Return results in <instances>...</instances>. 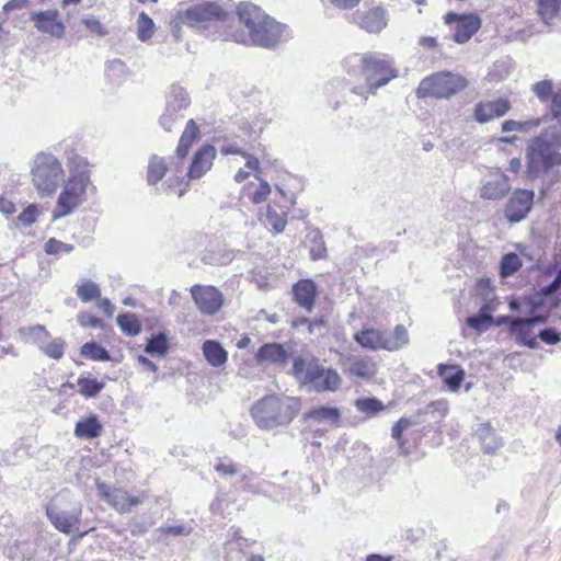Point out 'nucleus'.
<instances>
[{
  "label": "nucleus",
  "instance_id": "4468645a",
  "mask_svg": "<svg viewBox=\"0 0 561 561\" xmlns=\"http://www.w3.org/2000/svg\"><path fill=\"white\" fill-rule=\"evenodd\" d=\"M534 197L535 192L531 190H515L505 204L504 218L511 224L523 221L533 208Z\"/></svg>",
  "mask_w": 561,
  "mask_h": 561
},
{
  "label": "nucleus",
  "instance_id": "c756f323",
  "mask_svg": "<svg viewBox=\"0 0 561 561\" xmlns=\"http://www.w3.org/2000/svg\"><path fill=\"white\" fill-rule=\"evenodd\" d=\"M348 373L360 379L373 378L377 374V365L375 360L368 356L351 358Z\"/></svg>",
  "mask_w": 561,
  "mask_h": 561
},
{
  "label": "nucleus",
  "instance_id": "423d86ee",
  "mask_svg": "<svg viewBox=\"0 0 561 561\" xmlns=\"http://www.w3.org/2000/svg\"><path fill=\"white\" fill-rule=\"evenodd\" d=\"M32 182L41 196H51L64 181L60 161L49 152L35 154L31 165Z\"/></svg>",
  "mask_w": 561,
  "mask_h": 561
},
{
  "label": "nucleus",
  "instance_id": "bb28decb",
  "mask_svg": "<svg viewBox=\"0 0 561 561\" xmlns=\"http://www.w3.org/2000/svg\"><path fill=\"white\" fill-rule=\"evenodd\" d=\"M484 454H495L503 446L502 438L496 434L494 428L489 424H481L477 431Z\"/></svg>",
  "mask_w": 561,
  "mask_h": 561
},
{
  "label": "nucleus",
  "instance_id": "c9c22d12",
  "mask_svg": "<svg viewBox=\"0 0 561 561\" xmlns=\"http://www.w3.org/2000/svg\"><path fill=\"white\" fill-rule=\"evenodd\" d=\"M168 171L167 163L163 158L151 156L147 168V182L149 185H156L163 179Z\"/></svg>",
  "mask_w": 561,
  "mask_h": 561
},
{
  "label": "nucleus",
  "instance_id": "ea45409f",
  "mask_svg": "<svg viewBox=\"0 0 561 561\" xmlns=\"http://www.w3.org/2000/svg\"><path fill=\"white\" fill-rule=\"evenodd\" d=\"M80 354L83 357L90 358L92 360H111V354L108 353V351L93 341L84 343L81 346Z\"/></svg>",
  "mask_w": 561,
  "mask_h": 561
},
{
  "label": "nucleus",
  "instance_id": "393cba45",
  "mask_svg": "<svg viewBox=\"0 0 561 561\" xmlns=\"http://www.w3.org/2000/svg\"><path fill=\"white\" fill-rule=\"evenodd\" d=\"M305 420L318 424L336 425L341 420V411L334 407H314L305 413Z\"/></svg>",
  "mask_w": 561,
  "mask_h": 561
},
{
  "label": "nucleus",
  "instance_id": "a878e982",
  "mask_svg": "<svg viewBox=\"0 0 561 561\" xmlns=\"http://www.w3.org/2000/svg\"><path fill=\"white\" fill-rule=\"evenodd\" d=\"M101 500L119 513H126L141 503L139 496H128V493H100Z\"/></svg>",
  "mask_w": 561,
  "mask_h": 561
},
{
  "label": "nucleus",
  "instance_id": "0e129e2a",
  "mask_svg": "<svg viewBox=\"0 0 561 561\" xmlns=\"http://www.w3.org/2000/svg\"><path fill=\"white\" fill-rule=\"evenodd\" d=\"M307 365L302 357H296L293 364V375L304 381V375L306 374Z\"/></svg>",
  "mask_w": 561,
  "mask_h": 561
},
{
  "label": "nucleus",
  "instance_id": "7c9ffc66",
  "mask_svg": "<svg viewBox=\"0 0 561 561\" xmlns=\"http://www.w3.org/2000/svg\"><path fill=\"white\" fill-rule=\"evenodd\" d=\"M199 137V128L194 119H188L184 131L180 138L176 147V156L179 159H184L193 145V142Z\"/></svg>",
  "mask_w": 561,
  "mask_h": 561
},
{
  "label": "nucleus",
  "instance_id": "1a4fd4ad",
  "mask_svg": "<svg viewBox=\"0 0 561 561\" xmlns=\"http://www.w3.org/2000/svg\"><path fill=\"white\" fill-rule=\"evenodd\" d=\"M46 515L56 529L70 534L79 523L81 504L58 493L46 506Z\"/></svg>",
  "mask_w": 561,
  "mask_h": 561
},
{
  "label": "nucleus",
  "instance_id": "72a5a7b5",
  "mask_svg": "<svg viewBox=\"0 0 561 561\" xmlns=\"http://www.w3.org/2000/svg\"><path fill=\"white\" fill-rule=\"evenodd\" d=\"M77 385L79 387V393L84 398L96 397L105 387L104 382L84 374L78 377Z\"/></svg>",
  "mask_w": 561,
  "mask_h": 561
},
{
  "label": "nucleus",
  "instance_id": "4d7b16f0",
  "mask_svg": "<svg viewBox=\"0 0 561 561\" xmlns=\"http://www.w3.org/2000/svg\"><path fill=\"white\" fill-rule=\"evenodd\" d=\"M537 339H540L548 345H556L561 342V333H559L554 328H546L539 331Z\"/></svg>",
  "mask_w": 561,
  "mask_h": 561
},
{
  "label": "nucleus",
  "instance_id": "c03bdc74",
  "mask_svg": "<svg viewBox=\"0 0 561 561\" xmlns=\"http://www.w3.org/2000/svg\"><path fill=\"white\" fill-rule=\"evenodd\" d=\"M77 296L81 301L90 302L101 296V289L93 280L84 279L77 288Z\"/></svg>",
  "mask_w": 561,
  "mask_h": 561
},
{
  "label": "nucleus",
  "instance_id": "864d4df0",
  "mask_svg": "<svg viewBox=\"0 0 561 561\" xmlns=\"http://www.w3.org/2000/svg\"><path fill=\"white\" fill-rule=\"evenodd\" d=\"M324 370L325 368L320 366L318 363H309L306 368V374L304 375V382L312 383L314 387H317Z\"/></svg>",
  "mask_w": 561,
  "mask_h": 561
},
{
  "label": "nucleus",
  "instance_id": "dca6fc26",
  "mask_svg": "<svg viewBox=\"0 0 561 561\" xmlns=\"http://www.w3.org/2000/svg\"><path fill=\"white\" fill-rule=\"evenodd\" d=\"M511 190L510 178L505 173H496L482 182L479 196L485 201L497 202L506 197Z\"/></svg>",
  "mask_w": 561,
  "mask_h": 561
},
{
  "label": "nucleus",
  "instance_id": "5701e85b",
  "mask_svg": "<svg viewBox=\"0 0 561 561\" xmlns=\"http://www.w3.org/2000/svg\"><path fill=\"white\" fill-rule=\"evenodd\" d=\"M294 300L306 311L311 312L317 296V285L311 279H301L293 287Z\"/></svg>",
  "mask_w": 561,
  "mask_h": 561
},
{
  "label": "nucleus",
  "instance_id": "a211bd4d",
  "mask_svg": "<svg viewBox=\"0 0 561 561\" xmlns=\"http://www.w3.org/2000/svg\"><path fill=\"white\" fill-rule=\"evenodd\" d=\"M510 108L511 104L505 99L480 102L474 107L473 117L478 123L484 124L494 118L504 116Z\"/></svg>",
  "mask_w": 561,
  "mask_h": 561
},
{
  "label": "nucleus",
  "instance_id": "f03ea898",
  "mask_svg": "<svg viewBox=\"0 0 561 561\" xmlns=\"http://www.w3.org/2000/svg\"><path fill=\"white\" fill-rule=\"evenodd\" d=\"M561 119L546 127L533 138L526 149L527 175L534 180L541 171L561 165Z\"/></svg>",
  "mask_w": 561,
  "mask_h": 561
},
{
  "label": "nucleus",
  "instance_id": "c85d7f7f",
  "mask_svg": "<svg viewBox=\"0 0 561 561\" xmlns=\"http://www.w3.org/2000/svg\"><path fill=\"white\" fill-rule=\"evenodd\" d=\"M102 430L98 415L91 414L76 423L75 435L82 439H93L102 434Z\"/></svg>",
  "mask_w": 561,
  "mask_h": 561
},
{
  "label": "nucleus",
  "instance_id": "a19ab883",
  "mask_svg": "<svg viewBox=\"0 0 561 561\" xmlns=\"http://www.w3.org/2000/svg\"><path fill=\"white\" fill-rule=\"evenodd\" d=\"M522 267V261L519 256L510 252L502 256L500 262V274L502 277H508L514 275Z\"/></svg>",
  "mask_w": 561,
  "mask_h": 561
},
{
  "label": "nucleus",
  "instance_id": "aec40b11",
  "mask_svg": "<svg viewBox=\"0 0 561 561\" xmlns=\"http://www.w3.org/2000/svg\"><path fill=\"white\" fill-rule=\"evenodd\" d=\"M535 95L542 102L551 101L550 112L553 118L561 116V88L553 94V83L550 80H542L531 88Z\"/></svg>",
  "mask_w": 561,
  "mask_h": 561
},
{
  "label": "nucleus",
  "instance_id": "f3484780",
  "mask_svg": "<svg viewBox=\"0 0 561 561\" xmlns=\"http://www.w3.org/2000/svg\"><path fill=\"white\" fill-rule=\"evenodd\" d=\"M216 158V149L211 145L202 146L195 153L190 164L187 176L197 180L204 176L213 167Z\"/></svg>",
  "mask_w": 561,
  "mask_h": 561
},
{
  "label": "nucleus",
  "instance_id": "412c9836",
  "mask_svg": "<svg viewBox=\"0 0 561 561\" xmlns=\"http://www.w3.org/2000/svg\"><path fill=\"white\" fill-rule=\"evenodd\" d=\"M289 354L279 343H265L255 353V360L259 365L274 364L284 366L288 362Z\"/></svg>",
  "mask_w": 561,
  "mask_h": 561
},
{
  "label": "nucleus",
  "instance_id": "69168bd1",
  "mask_svg": "<svg viewBox=\"0 0 561 561\" xmlns=\"http://www.w3.org/2000/svg\"><path fill=\"white\" fill-rule=\"evenodd\" d=\"M28 4H30L28 0H9L3 5V11L5 13H8V12H11V11H14V10H21V9L26 8Z\"/></svg>",
  "mask_w": 561,
  "mask_h": 561
},
{
  "label": "nucleus",
  "instance_id": "f257e3e1",
  "mask_svg": "<svg viewBox=\"0 0 561 561\" xmlns=\"http://www.w3.org/2000/svg\"><path fill=\"white\" fill-rule=\"evenodd\" d=\"M343 67L350 76L364 80L365 84L354 85L351 89L362 103L398 77V70L393 64L386 56L377 53L352 54L344 59Z\"/></svg>",
  "mask_w": 561,
  "mask_h": 561
},
{
  "label": "nucleus",
  "instance_id": "37998d69",
  "mask_svg": "<svg viewBox=\"0 0 561 561\" xmlns=\"http://www.w3.org/2000/svg\"><path fill=\"white\" fill-rule=\"evenodd\" d=\"M266 224L273 228L274 232H283L287 225L286 211H277L274 207L268 205L266 210Z\"/></svg>",
  "mask_w": 561,
  "mask_h": 561
},
{
  "label": "nucleus",
  "instance_id": "58836bf2",
  "mask_svg": "<svg viewBox=\"0 0 561 561\" xmlns=\"http://www.w3.org/2000/svg\"><path fill=\"white\" fill-rule=\"evenodd\" d=\"M561 8V0H539L538 13L545 24L550 25L557 18Z\"/></svg>",
  "mask_w": 561,
  "mask_h": 561
},
{
  "label": "nucleus",
  "instance_id": "3c124183",
  "mask_svg": "<svg viewBox=\"0 0 561 561\" xmlns=\"http://www.w3.org/2000/svg\"><path fill=\"white\" fill-rule=\"evenodd\" d=\"M25 332L26 336L31 341H33L39 348L50 339L49 332L46 330L44 325L41 324L30 327L25 330Z\"/></svg>",
  "mask_w": 561,
  "mask_h": 561
},
{
  "label": "nucleus",
  "instance_id": "09e8293b",
  "mask_svg": "<svg viewBox=\"0 0 561 561\" xmlns=\"http://www.w3.org/2000/svg\"><path fill=\"white\" fill-rule=\"evenodd\" d=\"M540 175H542V181L539 187V193L542 197H545L553 188V186L561 181V173L559 170H554L553 168L551 170L541 171Z\"/></svg>",
  "mask_w": 561,
  "mask_h": 561
},
{
  "label": "nucleus",
  "instance_id": "f704fd0d",
  "mask_svg": "<svg viewBox=\"0 0 561 561\" xmlns=\"http://www.w3.org/2000/svg\"><path fill=\"white\" fill-rule=\"evenodd\" d=\"M307 243L309 253L312 261L321 260L327 256V248L324 244L323 236L318 229L311 230L307 234Z\"/></svg>",
  "mask_w": 561,
  "mask_h": 561
},
{
  "label": "nucleus",
  "instance_id": "e2e57ef3",
  "mask_svg": "<svg viewBox=\"0 0 561 561\" xmlns=\"http://www.w3.org/2000/svg\"><path fill=\"white\" fill-rule=\"evenodd\" d=\"M322 2H328L341 10H352L359 4L360 0H322Z\"/></svg>",
  "mask_w": 561,
  "mask_h": 561
},
{
  "label": "nucleus",
  "instance_id": "4c0bfd02",
  "mask_svg": "<svg viewBox=\"0 0 561 561\" xmlns=\"http://www.w3.org/2000/svg\"><path fill=\"white\" fill-rule=\"evenodd\" d=\"M168 351L169 341L164 333L151 335L145 346V352L151 356H164Z\"/></svg>",
  "mask_w": 561,
  "mask_h": 561
},
{
  "label": "nucleus",
  "instance_id": "5fc2aeb1",
  "mask_svg": "<svg viewBox=\"0 0 561 561\" xmlns=\"http://www.w3.org/2000/svg\"><path fill=\"white\" fill-rule=\"evenodd\" d=\"M44 249L47 254H59L61 252L70 253L73 250V245L50 238L46 241Z\"/></svg>",
  "mask_w": 561,
  "mask_h": 561
},
{
  "label": "nucleus",
  "instance_id": "9d476101",
  "mask_svg": "<svg viewBox=\"0 0 561 561\" xmlns=\"http://www.w3.org/2000/svg\"><path fill=\"white\" fill-rule=\"evenodd\" d=\"M231 0H222V4L217 2L205 1L191 5L184 13L183 22L191 27L197 30H208L211 26H217L218 23H224L228 16V3Z\"/></svg>",
  "mask_w": 561,
  "mask_h": 561
},
{
  "label": "nucleus",
  "instance_id": "9b49d317",
  "mask_svg": "<svg viewBox=\"0 0 561 561\" xmlns=\"http://www.w3.org/2000/svg\"><path fill=\"white\" fill-rule=\"evenodd\" d=\"M191 104V98L187 91L178 84H172L165 94V110L159 118V125L165 131H172L173 128L184 119V111Z\"/></svg>",
  "mask_w": 561,
  "mask_h": 561
},
{
  "label": "nucleus",
  "instance_id": "f8f14e48",
  "mask_svg": "<svg viewBox=\"0 0 561 561\" xmlns=\"http://www.w3.org/2000/svg\"><path fill=\"white\" fill-rule=\"evenodd\" d=\"M190 291L194 304L204 316L217 314L225 304L222 293L215 286L196 284Z\"/></svg>",
  "mask_w": 561,
  "mask_h": 561
},
{
  "label": "nucleus",
  "instance_id": "7ed1b4c3",
  "mask_svg": "<svg viewBox=\"0 0 561 561\" xmlns=\"http://www.w3.org/2000/svg\"><path fill=\"white\" fill-rule=\"evenodd\" d=\"M300 409L301 400L298 397L273 393L255 401L250 412L259 428L272 431L289 425Z\"/></svg>",
  "mask_w": 561,
  "mask_h": 561
},
{
  "label": "nucleus",
  "instance_id": "ddd939ff",
  "mask_svg": "<svg viewBox=\"0 0 561 561\" xmlns=\"http://www.w3.org/2000/svg\"><path fill=\"white\" fill-rule=\"evenodd\" d=\"M446 24L454 26L453 39L457 44H465L480 30L482 21L477 13L448 12L444 16Z\"/></svg>",
  "mask_w": 561,
  "mask_h": 561
},
{
  "label": "nucleus",
  "instance_id": "bf43d9fd",
  "mask_svg": "<svg viewBox=\"0 0 561 561\" xmlns=\"http://www.w3.org/2000/svg\"><path fill=\"white\" fill-rule=\"evenodd\" d=\"M78 322L80 323V325L82 327H89V328H102L103 327V321L93 316V314H90L88 312H82L78 316Z\"/></svg>",
  "mask_w": 561,
  "mask_h": 561
},
{
  "label": "nucleus",
  "instance_id": "b1692460",
  "mask_svg": "<svg viewBox=\"0 0 561 561\" xmlns=\"http://www.w3.org/2000/svg\"><path fill=\"white\" fill-rule=\"evenodd\" d=\"M533 327L525 321L524 318H517L512 323L511 332L508 333L518 345L527 346L531 350L539 347L537 335L533 332Z\"/></svg>",
  "mask_w": 561,
  "mask_h": 561
},
{
  "label": "nucleus",
  "instance_id": "49530a36",
  "mask_svg": "<svg viewBox=\"0 0 561 561\" xmlns=\"http://www.w3.org/2000/svg\"><path fill=\"white\" fill-rule=\"evenodd\" d=\"M541 124V118H534L523 122L507 119L502 124V131H529L530 129L538 127Z\"/></svg>",
  "mask_w": 561,
  "mask_h": 561
},
{
  "label": "nucleus",
  "instance_id": "052dcab7",
  "mask_svg": "<svg viewBox=\"0 0 561 561\" xmlns=\"http://www.w3.org/2000/svg\"><path fill=\"white\" fill-rule=\"evenodd\" d=\"M270 193V184L266 181H261L259 188L252 195V202L254 204H261L267 199Z\"/></svg>",
  "mask_w": 561,
  "mask_h": 561
},
{
  "label": "nucleus",
  "instance_id": "338daca9",
  "mask_svg": "<svg viewBox=\"0 0 561 561\" xmlns=\"http://www.w3.org/2000/svg\"><path fill=\"white\" fill-rule=\"evenodd\" d=\"M546 297L540 296V293L536 298L527 299L528 312L535 313L537 312L545 304Z\"/></svg>",
  "mask_w": 561,
  "mask_h": 561
},
{
  "label": "nucleus",
  "instance_id": "13d9d810",
  "mask_svg": "<svg viewBox=\"0 0 561 561\" xmlns=\"http://www.w3.org/2000/svg\"><path fill=\"white\" fill-rule=\"evenodd\" d=\"M561 288V268L557 272L553 280L540 289V296L546 298L553 296Z\"/></svg>",
  "mask_w": 561,
  "mask_h": 561
},
{
  "label": "nucleus",
  "instance_id": "4be33fe9",
  "mask_svg": "<svg viewBox=\"0 0 561 561\" xmlns=\"http://www.w3.org/2000/svg\"><path fill=\"white\" fill-rule=\"evenodd\" d=\"M496 308L497 302L495 300L486 301L480 307L477 314L470 316L466 319L467 325L477 332H485L494 322L493 313Z\"/></svg>",
  "mask_w": 561,
  "mask_h": 561
},
{
  "label": "nucleus",
  "instance_id": "6ab92c4d",
  "mask_svg": "<svg viewBox=\"0 0 561 561\" xmlns=\"http://www.w3.org/2000/svg\"><path fill=\"white\" fill-rule=\"evenodd\" d=\"M353 20L368 33H379L387 26L386 11L381 7H374L366 12L356 13Z\"/></svg>",
  "mask_w": 561,
  "mask_h": 561
},
{
  "label": "nucleus",
  "instance_id": "79ce46f5",
  "mask_svg": "<svg viewBox=\"0 0 561 561\" xmlns=\"http://www.w3.org/2000/svg\"><path fill=\"white\" fill-rule=\"evenodd\" d=\"M355 408L368 416H374L385 410L383 403L375 397L359 398L354 403Z\"/></svg>",
  "mask_w": 561,
  "mask_h": 561
},
{
  "label": "nucleus",
  "instance_id": "20e7f679",
  "mask_svg": "<svg viewBox=\"0 0 561 561\" xmlns=\"http://www.w3.org/2000/svg\"><path fill=\"white\" fill-rule=\"evenodd\" d=\"M237 13L240 22L248 28L251 42L256 46L273 48L288 36L286 25L276 22L252 3L240 4Z\"/></svg>",
  "mask_w": 561,
  "mask_h": 561
},
{
  "label": "nucleus",
  "instance_id": "2eb2a0df",
  "mask_svg": "<svg viewBox=\"0 0 561 561\" xmlns=\"http://www.w3.org/2000/svg\"><path fill=\"white\" fill-rule=\"evenodd\" d=\"M58 10L37 11L31 14V20L37 31L48 34L55 38H61L65 35L66 26L59 19Z\"/></svg>",
  "mask_w": 561,
  "mask_h": 561
},
{
  "label": "nucleus",
  "instance_id": "473e14b6",
  "mask_svg": "<svg viewBox=\"0 0 561 561\" xmlns=\"http://www.w3.org/2000/svg\"><path fill=\"white\" fill-rule=\"evenodd\" d=\"M439 375L450 391H457L463 379L465 370L458 365H439Z\"/></svg>",
  "mask_w": 561,
  "mask_h": 561
},
{
  "label": "nucleus",
  "instance_id": "0eeeda50",
  "mask_svg": "<svg viewBox=\"0 0 561 561\" xmlns=\"http://www.w3.org/2000/svg\"><path fill=\"white\" fill-rule=\"evenodd\" d=\"M353 339L363 348L369 351H398L409 343V333L403 324H397L392 332L375 328H363Z\"/></svg>",
  "mask_w": 561,
  "mask_h": 561
},
{
  "label": "nucleus",
  "instance_id": "6e6552de",
  "mask_svg": "<svg viewBox=\"0 0 561 561\" xmlns=\"http://www.w3.org/2000/svg\"><path fill=\"white\" fill-rule=\"evenodd\" d=\"M468 85L465 77L448 71L433 73L421 80L416 96L419 99H449Z\"/></svg>",
  "mask_w": 561,
  "mask_h": 561
},
{
  "label": "nucleus",
  "instance_id": "39448f33",
  "mask_svg": "<svg viewBox=\"0 0 561 561\" xmlns=\"http://www.w3.org/2000/svg\"><path fill=\"white\" fill-rule=\"evenodd\" d=\"M70 163L76 170H71V175L58 196L53 210L54 220L68 216L85 201L87 188L90 184V174L85 169L87 162L82 157L76 156L70 159Z\"/></svg>",
  "mask_w": 561,
  "mask_h": 561
},
{
  "label": "nucleus",
  "instance_id": "a18cd8bd",
  "mask_svg": "<svg viewBox=\"0 0 561 561\" xmlns=\"http://www.w3.org/2000/svg\"><path fill=\"white\" fill-rule=\"evenodd\" d=\"M342 379L339 373L334 369H325L322 374L321 380L317 385V389L322 391H335L340 388Z\"/></svg>",
  "mask_w": 561,
  "mask_h": 561
},
{
  "label": "nucleus",
  "instance_id": "603ef678",
  "mask_svg": "<svg viewBox=\"0 0 561 561\" xmlns=\"http://www.w3.org/2000/svg\"><path fill=\"white\" fill-rule=\"evenodd\" d=\"M38 209L36 205H28L16 218V226L30 227L33 225L38 216Z\"/></svg>",
  "mask_w": 561,
  "mask_h": 561
},
{
  "label": "nucleus",
  "instance_id": "cd10ccee",
  "mask_svg": "<svg viewBox=\"0 0 561 561\" xmlns=\"http://www.w3.org/2000/svg\"><path fill=\"white\" fill-rule=\"evenodd\" d=\"M202 351L205 359L213 367H222L228 360V353L218 341L206 340Z\"/></svg>",
  "mask_w": 561,
  "mask_h": 561
},
{
  "label": "nucleus",
  "instance_id": "2f4dec72",
  "mask_svg": "<svg viewBox=\"0 0 561 561\" xmlns=\"http://www.w3.org/2000/svg\"><path fill=\"white\" fill-rule=\"evenodd\" d=\"M214 469L219 477L229 480L243 479L247 476L245 468L239 463L233 462L228 457L218 458Z\"/></svg>",
  "mask_w": 561,
  "mask_h": 561
},
{
  "label": "nucleus",
  "instance_id": "680f3d73",
  "mask_svg": "<svg viewBox=\"0 0 561 561\" xmlns=\"http://www.w3.org/2000/svg\"><path fill=\"white\" fill-rule=\"evenodd\" d=\"M83 24L90 32L95 33L99 36L107 34L104 25L98 19H84Z\"/></svg>",
  "mask_w": 561,
  "mask_h": 561
},
{
  "label": "nucleus",
  "instance_id": "8fccbe9b",
  "mask_svg": "<svg viewBox=\"0 0 561 561\" xmlns=\"http://www.w3.org/2000/svg\"><path fill=\"white\" fill-rule=\"evenodd\" d=\"M39 350L48 357L59 359L64 356L65 341L60 337L49 339Z\"/></svg>",
  "mask_w": 561,
  "mask_h": 561
},
{
  "label": "nucleus",
  "instance_id": "774afa93",
  "mask_svg": "<svg viewBox=\"0 0 561 561\" xmlns=\"http://www.w3.org/2000/svg\"><path fill=\"white\" fill-rule=\"evenodd\" d=\"M0 211L5 215H11L15 211V205L11 201L0 197Z\"/></svg>",
  "mask_w": 561,
  "mask_h": 561
},
{
  "label": "nucleus",
  "instance_id": "6e6d98bb",
  "mask_svg": "<svg viewBox=\"0 0 561 561\" xmlns=\"http://www.w3.org/2000/svg\"><path fill=\"white\" fill-rule=\"evenodd\" d=\"M415 424L414 421L408 417H401L399 419L391 428V436L393 439H396L400 446L403 445L402 442V433L404 430L409 428L410 426H413Z\"/></svg>",
  "mask_w": 561,
  "mask_h": 561
},
{
  "label": "nucleus",
  "instance_id": "e433bc0d",
  "mask_svg": "<svg viewBox=\"0 0 561 561\" xmlns=\"http://www.w3.org/2000/svg\"><path fill=\"white\" fill-rule=\"evenodd\" d=\"M117 325L127 336H136L141 332V323L135 313L125 312L118 314Z\"/></svg>",
  "mask_w": 561,
  "mask_h": 561
},
{
  "label": "nucleus",
  "instance_id": "de8ad7c7",
  "mask_svg": "<svg viewBox=\"0 0 561 561\" xmlns=\"http://www.w3.org/2000/svg\"><path fill=\"white\" fill-rule=\"evenodd\" d=\"M138 30L137 37L141 42H147L153 35L154 23L152 19L145 12L139 13L138 15Z\"/></svg>",
  "mask_w": 561,
  "mask_h": 561
}]
</instances>
